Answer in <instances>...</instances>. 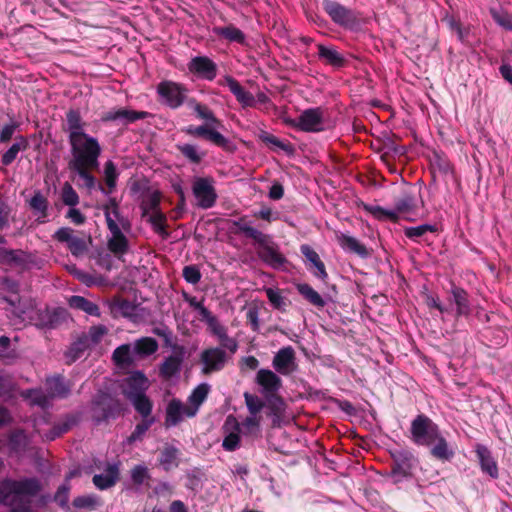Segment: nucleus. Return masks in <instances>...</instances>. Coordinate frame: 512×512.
I'll return each mask as SVG.
<instances>
[{
	"label": "nucleus",
	"instance_id": "f257e3e1",
	"mask_svg": "<svg viewBox=\"0 0 512 512\" xmlns=\"http://www.w3.org/2000/svg\"><path fill=\"white\" fill-rule=\"evenodd\" d=\"M410 438L417 446L430 447L431 455L441 461H450L455 451L443 436L440 427L425 414H418L411 422Z\"/></svg>",
	"mask_w": 512,
	"mask_h": 512
},
{
	"label": "nucleus",
	"instance_id": "f03ea898",
	"mask_svg": "<svg viewBox=\"0 0 512 512\" xmlns=\"http://www.w3.org/2000/svg\"><path fill=\"white\" fill-rule=\"evenodd\" d=\"M41 490L42 483L37 477L5 478L0 481V503L11 512H34L32 499Z\"/></svg>",
	"mask_w": 512,
	"mask_h": 512
},
{
	"label": "nucleus",
	"instance_id": "7ed1b4c3",
	"mask_svg": "<svg viewBox=\"0 0 512 512\" xmlns=\"http://www.w3.org/2000/svg\"><path fill=\"white\" fill-rule=\"evenodd\" d=\"M187 106L194 111L197 118L204 120L205 123L199 126H188L185 130L186 133L193 137L204 138L223 149H229L231 142L217 131L222 125L213 111L208 106L199 103L195 98L188 99Z\"/></svg>",
	"mask_w": 512,
	"mask_h": 512
},
{
	"label": "nucleus",
	"instance_id": "20e7f679",
	"mask_svg": "<svg viewBox=\"0 0 512 512\" xmlns=\"http://www.w3.org/2000/svg\"><path fill=\"white\" fill-rule=\"evenodd\" d=\"M237 233L242 234L246 238L252 239L259 245L261 251L259 257L261 260L273 269L279 270L287 263L286 257L280 253L278 247L270 244V237L257 228L253 227L250 222L246 221L245 217H241L233 222Z\"/></svg>",
	"mask_w": 512,
	"mask_h": 512
},
{
	"label": "nucleus",
	"instance_id": "39448f33",
	"mask_svg": "<svg viewBox=\"0 0 512 512\" xmlns=\"http://www.w3.org/2000/svg\"><path fill=\"white\" fill-rule=\"evenodd\" d=\"M69 144L72 154V160L69 163L70 167L90 166L98 168L102 148L97 138L85 134L81 137L70 139Z\"/></svg>",
	"mask_w": 512,
	"mask_h": 512
},
{
	"label": "nucleus",
	"instance_id": "423d86ee",
	"mask_svg": "<svg viewBox=\"0 0 512 512\" xmlns=\"http://www.w3.org/2000/svg\"><path fill=\"white\" fill-rule=\"evenodd\" d=\"M366 210L378 220L396 221L399 216H404L407 220H413V217L417 215V201L412 193L403 192L396 198L393 209L375 205L366 206Z\"/></svg>",
	"mask_w": 512,
	"mask_h": 512
},
{
	"label": "nucleus",
	"instance_id": "0eeeda50",
	"mask_svg": "<svg viewBox=\"0 0 512 512\" xmlns=\"http://www.w3.org/2000/svg\"><path fill=\"white\" fill-rule=\"evenodd\" d=\"M236 352H231L224 344L203 349L199 354L201 373L210 375L222 371Z\"/></svg>",
	"mask_w": 512,
	"mask_h": 512
},
{
	"label": "nucleus",
	"instance_id": "6e6552de",
	"mask_svg": "<svg viewBox=\"0 0 512 512\" xmlns=\"http://www.w3.org/2000/svg\"><path fill=\"white\" fill-rule=\"evenodd\" d=\"M156 93L161 104L170 109H178L188 101V88L172 80H163L156 86Z\"/></svg>",
	"mask_w": 512,
	"mask_h": 512
},
{
	"label": "nucleus",
	"instance_id": "1a4fd4ad",
	"mask_svg": "<svg viewBox=\"0 0 512 512\" xmlns=\"http://www.w3.org/2000/svg\"><path fill=\"white\" fill-rule=\"evenodd\" d=\"M93 419L99 424L109 418H116L122 411L121 403L109 393L99 391L92 401Z\"/></svg>",
	"mask_w": 512,
	"mask_h": 512
},
{
	"label": "nucleus",
	"instance_id": "9d476101",
	"mask_svg": "<svg viewBox=\"0 0 512 512\" xmlns=\"http://www.w3.org/2000/svg\"><path fill=\"white\" fill-rule=\"evenodd\" d=\"M393 465L391 469V478L394 483H400L412 477V470L415 467L417 459L413 453L406 449H398L391 452Z\"/></svg>",
	"mask_w": 512,
	"mask_h": 512
},
{
	"label": "nucleus",
	"instance_id": "9b49d317",
	"mask_svg": "<svg viewBox=\"0 0 512 512\" xmlns=\"http://www.w3.org/2000/svg\"><path fill=\"white\" fill-rule=\"evenodd\" d=\"M192 193L197 206L201 209L212 208L218 198L214 180L211 177H195L192 184Z\"/></svg>",
	"mask_w": 512,
	"mask_h": 512
},
{
	"label": "nucleus",
	"instance_id": "f8f14e48",
	"mask_svg": "<svg viewBox=\"0 0 512 512\" xmlns=\"http://www.w3.org/2000/svg\"><path fill=\"white\" fill-rule=\"evenodd\" d=\"M37 264L38 259L32 252L0 247V265L14 266L22 270H29L37 266Z\"/></svg>",
	"mask_w": 512,
	"mask_h": 512
},
{
	"label": "nucleus",
	"instance_id": "ddd939ff",
	"mask_svg": "<svg viewBox=\"0 0 512 512\" xmlns=\"http://www.w3.org/2000/svg\"><path fill=\"white\" fill-rule=\"evenodd\" d=\"M107 228L109 230L107 239L108 250L118 259H121L130 251L129 239L124 234L126 231L120 228L119 224L115 220H111L108 215Z\"/></svg>",
	"mask_w": 512,
	"mask_h": 512
},
{
	"label": "nucleus",
	"instance_id": "4468645a",
	"mask_svg": "<svg viewBox=\"0 0 512 512\" xmlns=\"http://www.w3.org/2000/svg\"><path fill=\"white\" fill-rule=\"evenodd\" d=\"M224 82L243 108L254 107L256 103L266 104L269 102V97L264 92H259L256 96H253L252 93L245 90L241 84L230 75L224 76Z\"/></svg>",
	"mask_w": 512,
	"mask_h": 512
},
{
	"label": "nucleus",
	"instance_id": "2eb2a0df",
	"mask_svg": "<svg viewBox=\"0 0 512 512\" xmlns=\"http://www.w3.org/2000/svg\"><path fill=\"white\" fill-rule=\"evenodd\" d=\"M322 6L335 24L345 28H353L357 24L354 12L344 5L334 0H323Z\"/></svg>",
	"mask_w": 512,
	"mask_h": 512
},
{
	"label": "nucleus",
	"instance_id": "dca6fc26",
	"mask_svg": "<svg viewBox=\"0 0 512 512\" xmlns=\"http://www.w3.org/2000/svg\"><path fill=\"white\" fill-rule=\"evenodd\" d=\"M200 320L207 325L208 331L217 339L221 344H224L231 352H237L239 348L238 341L228 335L227 328L219 321V319L208 311L203 315Z\"/></svg>",
	"mask_w": 512,
	"mask_h": 512
},
{
	"label": "nucleus",
	"instance_id": "f3484780",
	"mask_svg": "<svg viewBox=\"0 0 512 512\" xmlns=\"http://www.w3.org/2000/svg\"><path fill=\"white\" fill-rule=\"evenodd\" d=\"M289 123L304 132H319L323 130V112L320 108H309Z\"/></svg>",
	"mask_w": 512,
	"mask_h": 512
},
{
	"label": "nucleus",
	"instance_id": "a211bd4d",
	"mask_svg": "<svg viewBox=\"0 0 512 512\" xmlns=\"http://www.w3.org/2000/svg\"><path fill=\"white\" fill-rule=\"evenodd\" d=\"M191 74L198 79L213 81L217 76L218 66L208 56H194L187 64Z\"/></svg>",
	"mask_w": 512,
	"mask_h": 512
},
{
	"label": "nucleus",
	"instance_id": "6ab92c4d",
	"mask_svg": "<svg viewBox=\"0 0 512 512\" xmlns=\"http://www.w3.org/2000/svg\"><path fill=\"white\" fill-rule=\"evenodd\" d=\"M272 366L280 375L288 376L295 372L298 365L294 348L292 346L280 348L273 357Z\"/></svg>",
	"mask_w": 512,
	"mask_h": 512
},
{
	"label": "nucleus",
	"instance_id": "aec40b11",
	"mask_svg": "<svg viewBox=\"0 0 512 512\" xmlns=\"http://www.w3.org/2000/svg\"><path fill=\"white\" fill-rule=\"evenodd\" d=\"M54 240L66 244L68 250L75 257L84 255L87 251L85 239L74 234V230L70 227H61L53 234Z\"/></svg>",
	"mask_w": 512,
	"mask_h": 512
},
{
	"label": "nucleus",
	"instance_id": "412c9836",
	"mask_svg": "<svg viewBox=\"0 0 512 512\" xmlns=\"http://www.w3.org/2000/svg\"><path fill=\"white\" fill-rule=\"evenodd\" d=\"M255 382L259 386L260 393L264 398L278 394L282 388L280 376L276 372L266 368L257 371Z\"/></svg>",
	"mask_w": 512,
	"mask_h": 512
},
{
	"label": "nucleus",
	"instance_id": "4be33fe9",
	"mask_svg": "<svg viewBox=\"0 0 512 512\" xmlns=\"http://www.w3.org/2000/svg\"><path fill=\"white\" fill-rule=\"evenodd\" d=\"M165 422L166 428L177 426L181 423L185 417H194L196 415V409H190L185 406L179 399H172L166 406L165 411Z\"/></svg>",
	"mask_w": 512,
	"mask_h": 512
},
{
	"label": "nucleus",
	"instance_id": "5701e85b",
	"mask_svg": "<svg viewBox=\"0 0 512 512\" xmlns=\"http://www.w3.org/2000/svg\"><path fill=\"white\" fill-rule=\"evenodd\" d=\"M222 429L225 434V437L222 441V447L226 451H230V452L238 449L240 447V442H241V438H240L241 428H240V423L237 421V419L234 416L229 415L226 418Z\"/></svg>",
	"mask_w": 512,
	"mask_h": 512
},
{
	"label": "nucleus",
	"instance_id": "b1692460",
	"mask_svg": "<svg viewBox=\"0 0 512 512\" xmlns=\"http://www.w3.org/2000/svg\"><path fill=\"white\" fill-rule=\"evenodd\" d=\"M150 116L151 113L146 111H135L126 108H120L106 112L102 117V121L130 124L138 120L146 119Z\"/></svg>",
	"mask_w": 512,
	"mask_h": 512
},
{
	"label": "nucleus",
	"instance_id": "393cba45",
	"mask_svg": "<svg viewBox=\"0 0 512 512\" xmlns=\"http://www.w3.org/2000/svg\"><path fill=\"white\" fill-rule=\"evenodd\" d=\"M300 251L306 259L308 270L311 271L316 278L325 281L328 278V273L318 253L308 244L301 245Z\"/></svg>",
	"mask_w": 512,
	"mask_h": 512
},
{
	"label": "nucleus",
	"instance_id": "a878e982",
	"mask_svg": "<svg viewBox=\"0 0 512 512\" xmlns=\"http://www.w3.org/2000/svg\"><path fill=\"white\" fill-rule=\"evenodd\" d=\"M121 387L123 394L129 399L145 393L148 388V379L144 373L135 371L123 380Z\"/></svg>",
	"mask_w": 512,
	"mask_h": 512
},
{
	"label": "nucleus",
	"instance_id": "bb28decb",
	"mask_svg": "<svg viewBox=\"0 0 512 512\" xmlns=\"http://www.w3.org/2000/svg\"><path fill=\"white\" fill-rule=\"evenodd\" d=\"M45 389L47 390L50 398L65 399L71 393L72 385L60 374L48 376L45 379Z\"/></svg>",
	"mask_w": 512,
	"mask_h": 512
},
{
	"label": "nucleus",
	"instance_id": "cd10ccee",
	"mask_svg": "<svg viewBox=\"0 0 512 512\" xmlns=\"http://www.w3.org/2000/svg\"><path fill=\"white\" fill-rule=\"evenodd\" d=\"M475 453L477 455L481 471L484 474L489 475L492 479H497L499 476L498 465L488 447L483 444H477L475 446Z\"/></svg>",
	"mask_w": 512,
	"mask_h": 512
},
{
	"label": "nucleus",
	"instance_id": "c85d7f7f",
	"mask_svg": "<svg viewBox=\"0 0 512 512\" xmlns=\"http://www.w3.org/2000/svg\"><path fill=\"white\" fill-rule=\"evenodd\" d=\"M77 423V418L74 415H67L63 422L55 424L50 430L46 432H42L38 426V420H35L34 427L36 432L42 437L43 440L53 441L56 438L60 437L62 434L66 433Z\"/></svg>",
	"mask_w": 512,
	"mask_h": 512
},
{
	"label": "nucleus",
	"instance_id": "c756f323",
	"mask_svg": "<svg viewBox=\"0 0 512 512\" xmlns=\"http://www.w3.org/2000/svg\"><path fill=\"white\" fill-rule=\"evenodd\" d=\"M66 125L68 132V140L85 135V123L81 117L79 110L70 109L66 113Z\"/></svg>",
	"mask_w": 512,
	"mask_h": 512
},
{
	"label": "nucleus",
	"instance_id": "7c9ffc66",
	"mask_svg": "<svg viewBox=\"0 0 512 512\" xmlns=\"http://www.w3.org/2000/svg\"><path fill=\"white\" fill-rule=\"evenodd\" d=\"M160 201L161 193L158 190H150L149 188H146V192L143 194L140 202L142 217L146 218L151 213L161 211Z\"/></svg>",
	"mask_w": 512,
	"mask_h": 512
},
{
	"label": "nucleus",
	"instance_id": "2f4dec72",
	"mask_svg": "<svg viewBox=\"0 0 512 512\" xmlns=\"http://www.w3.org/2000/svg\"><path fill=\"white\" fill-rule=\"evenodd\" d=\"M451 296L453 303L456 305V316H469L471 313V305L468 293L461 287L452 286Z\"/></svg>",
	"mask_w": 512,
	"mask_h": 512
},
{
	"label": "nucleus",
	"instance_id": "473e14b6",
	"mask_svg": "<svg viewBox=\"0 0 512 512\" xmlns=\"http://www.w3.org/2000/svg\"><path fill=\"white\" fill-rule=\"evenodd\" d=\"M119 177V172L117 171V167L112 160H108L104 164V180L107 188L98 185V190L105 196L109 197L110 194L113 193L117 186V180Z\"/></svg>",
	"mask_w": 512,
	"mask_h": 512
},
{
	"label": "nucleus",
	"instance_id": "72a5a7b5",
	"mask_svg": "<svg viewBox=\"0 0 512 512\" xmlns=\"http://www.w3.org/2000/svg\"><path fill=\"white\" fill-rule=\"evenodd\" d=\"M317 48L319 59L322 60L326 65H330L334 68H340L344 66V56L339 53L333 46L318 44Z\"/></svg>",
	"mask_w": 512,
	"mask_h": 512
},
{
	"label": "nucleus",
	"instance_id": "f704fd0d",
	"mask_svg": "<svg viewBox=\"0 0 512 512\" xmlns=\"http://www.w3.org/2000/svg\"><path fill=\"white\" fill-rule=\"evenodd\" d=\"M103 212L105 220L107 221V214L111 220H115L120 228H123L126 232L131 229V224L124 216L121 215L119 210V204L114 197H109L107 203L103 206Z\"/></svg>",
	"mask_w": 512,
	"mask_h": 512
},
{
	"label": "nucleus",
	"instance_id": "c9c22d12",
	"mask_svg": "<svg viewBox=\"0 0 512 512\" xmlns=\"http://www.w3.org/2000/svg\"><path fill=\"white\" fill-rule=\"evenodd\" d=\"M119 475V469L116 464H109L105 473L95 474L93 484L100 490L108 489L115 485Z\"/></svg>",
	"mask_w": 512,
	"mask_h": 512
},
{
	"label": "nucleus",
	"instance_id": "e433bc0d",
	"mask_svg": "<svg viewBox=\"0 0 512 512\" xmlns=\"http://www.w3.org/2000/svg\"><path fill=\"white\" fill-rule=\"evenodd\" d=\"M298 293L310 304L317 308H323L327 305L328 299L321 296L312 286L307 283L296 284Z\"/></svg>",
	"mask_w": 512,
	"mask_h": 512
},
{
	"label": "nucleus",
	"instance_id": "4c0bfd02",
	"mask_svg": "<svg viewBox=\"0 0 512 512\" xmlns=\"http://www.w3.org/2000/svg\"><path fill=\"white\" fill-rule=\"evenodd\" d=\"M23 397L27 399L32 406H38L42 409H46L51 406L52 399L46 389L45 391L41 388L26 390L23 392Z\"/></svg>",
	"mask_w": 512,
	"mask_h": 512
},
{
	"label": "nucleus",
	"instance_id": "58836bf2",
	"mask_svg": "<svg viewBox=\"0 0 512 512\" xmlns=\"http://www.w3.org/2000/svg\"><path fill=\"white\" fill-rule=\"evenodd\" d=\"M339 244L340 246L347 252H351L354 254H357L358 256L362 258H367L369 255V252L364 244H362L360 241H358L355 237L341 234L339 236Z\"/></svg>",
	"mask_w": 512,
	"mask_h": 512
},
{
	"label": "nucleus",
	"instance_id": "ea45409f",
	"mask_svg": "<svg viewBox=\"0 0 512 512\" xmlns=\"http://www.w3.org/2000/svg\"><path fill=\"white\" fill-rule=\"evenodd\" d=\"M183 361V355H171L163 361L160 366V375L165 379H170L179 374Z\"/></svg>",
	"mask_w": 512,
	"mask_h": 512
},
{
	"label": "nucleus",
	"instance_id": "a19ab883",
	"mask_svg": "<svg viewBox=\"0 0 512 512\" xmlns=\"http://www.w3.org/2000/svg\"><path fill=\"white\" fill-rule=\"evenodd\" d=\"M112 358L117 366L125 367L134 362L136 355L132 345L123 344L114 350Z\"/></svg>",
	"mask_w": 512,
	"mask_h": 512
},
{
	"label": "nucleus",
	"instance_id": "79ce46f5",
	"mask_svg": "<svg viewBox=\"0 0 512 512\" xmlns=\"http://www.w3.org/2000/svg\"><path fill=\"white\" fill-rule=\"evenodd\" d=\"M213 33L217 36L223 37L230 42L243 44L245 42V34L234 25H228L224 27H214Z\"/></svg>",
	"mask_w": 512,
	"mask_h": 512
},
{
	"label": "nucleus",
	"instance_id": "37998d69",
	"mask_svg": "<svg viewBox=\"0 0 512 512\" xmlns=\"http://www.w3.org/2000/svg\"><path fill=\"white\" fill-rule=\"evenodd\" d=\"M265 400L267 401L268 407L270 409L269 415L272 417L273 425H279L281 417L286 410V404L284 400L278 396V394L267 397Z\"/></svg>",
	"mask_w": 512,
	"mask_h": 512
},
{
	"label": "nucleus",
	"instance_id": "c03bdc74",
	"mask_svg": "<svg viewBox=\"0 0 512 512\" xmlns=\"http://www.w3.org/2000/svg\"><path fill=\"white\" fill-rule=\"evenodd\" d=\"M179 450L172 445H167L161 451L159 464L165 471L171 470L178 466Z\"/></svg>",
	"mask_w": 512,
	"mask_h": 512
},
{
	"label": "nucleus",
	"instance_id": "a18cd8bd",
	"mask_svg": "<svg viewBox=\"0 0 512 512\" xmlns=\"http://www.w3.org/2000/svg\"><path fill=\"white\" fill-rule=\"evenodd\" d=\"M136 356H149L158 349V343L154 338L145 337L137 340L133 345Z\"/></svg>",
	"mask_w": 512,
	"mask_h": 512
},
{
	"label": "nucleus",
	"instance_id": "49530a36",
	"mask_svg": "<svg viewBox=\"0 0 512 512\" xmlns=\"http://www.w3.org/2000/svg\"><path fill=\"white\" fill-rule=\"evenodd\" d=\"M210 392V385L208 383H201L197 385L190 394L188 401L191 405L190 409L199 410L200 405L206 400Z\"/></svg>",
	"mask_w": 512,
	"mask_h": 512
},
{
	"label": "nucleus",
	"instance_id": "de8ad7c7",
	"mask_svg": "<svg viewBox=\"0 0 512 512\" xmlns=\"http://www.w3.org/2000/svg\"><path fill=\"white\" fill-rule=\"evenodd\" d=\"M78 177L83 181L82 186L85 187L89 192L92 190H98L97 179L89 172V169H93L90 166H76L70 167Z\"/></svg>",
	"mask_w": 512,
	"mask_h": 512
},
{
	"label": "nucleus",
	"instance_id": "09e8293b",
	"mask_svg": "<svg viewBox=\"0 0 512 512\" xmlns=\"http://www.w3.org/2000/svg\"><path fill=\"white\" fill-rule=\"evenodd\" d=\"M28 146V142L25 137L19 136L17 142L11 145V147L2 155L1 163L4 166H9L18 156L21 150H25Z\"/></svg>",
	"mask_w": 512,
	"mask_h": 512
},
{
	"label": "nucleus",
	"instance_id": "8fccbe9b",
	"mask_svg": "<svg viewBox=\"0 0 512 512\" xmlns=\"http://www.w3.org/2000/svg\"><path fill=\"white\" fill-rule=\"evenodd\" d=\"M129 400L143 419L150 418L152 412V402L145 395V393L129 398Z\"/></svg>",
	"mask_w": 512,
	"mask_h": 512
},
{
	"label": "nucleus",
	"instance_id": "3c124183",
	"mask_svg": "<svg viewBox=\"0 0 512 512\" xmlns=\"http://www.w3.org/2000/svg\"><path fill=\"white\" fill-rule=\"evenodd\" d=\"M70 305L74 308L80 309L91 316H100V309L97 304L89 301L82 296H72Z\"/></svg>",
	"mask_w": 512,
	"mask_h": 512
},
{
	"label": "nucleus",
	"instance_id": "603ef678",
	"mask_svg": "<svg viewBox=\"0 0 512 512\" xmlns=\"http://www.w3.org/2000/svg\"><path fill=\"white\" fill-rule=\"evenodd\" d=\"M73 476L74 472H69V474L65 478L64 483L59 486L54 495V501L62 508H68L70 480L73 478Z\"/></svg>",
	"mask_w": 512,
	"mask_h": 512
},
{
	"label": "nucleus",
	"instance_id": "864d4df0",
	"mask_svg": "<svg viewBox=\"0 0 512 512\" xmlns=\"http://www.w3.org/2000/svg\"><path fill=\"white\" fill-rule=\"evenodd\" d=\"M130 478L136 486V491H140L141 487L150 479V473L145 465L139 464L131 469Z\"/></svg>",
	"mask_w": 512,
	"mask_h": 512
},
{
	"label": "nucleus",
	"instance_id": "5fc2aeb1",
	"mask_svg": "<svg viewBox=\"0 0 512 512\" xmlns=\"http://www.w3.org/2000/svg\"><path fill=\"white\" fill-rule=\"evenodd\" d=\"M68 270L75 278H77L79 281H81L88 287H91L93 285H100L103 282L101 276L87 273L81 269H78L75 265L69 267Z\"/></svg>",
	"mask_w": 512,
	"mask_h": 512
},
{
	"label": "nucleus",
	"instance_id": "6e6d98bb",
	"mask_svg": "<svg viewBox=\"0 0 512 512\" xmlns=\"http://www.w3.org/2000/svg\"><path fill=\"white\" fill-rule=\"evenodd\" d=\"M147 221L151 224L153 230L160 236L166 237L168 235L166 230V216L162 211L151 213L147 216Z\"/></svg>",
	"mask_w": 512,
	"mask_h": 512
},
{
	"label": "nucleus",
	"instance_id": "4d7b16f0",
	"mask_svg": "<svg viewBox=\"0 0 512 512\" xmlns=\"http://www.w3.org/2000/svg\"><path fill=\"white\" fill-rule=\"evenodd\" d=\"M181 154L187 158L191 163L199 164L205 156L204 152H200L198 147L194 144H180L177 146Z\"/></svg>",
	"mask_w": 512,
	"mask_h": 512
},
{
	"label": "nucleus",
	"instance_id": "13d9d810",
	"mask_svg": "<svg viewBox=\"0 0 512 512\" xmlns=\"http://www.w3.org/2000/svg\"><path fill=\"white\" fill-rule=\"evenodd\" d=\"M155 419L154 417H150L148 419H143L141 423H138L135 426V429L130 434L129 437H127V443L132 444L136 441L142 440L143 436L146 434V432L149 430V428L154 424Z\"/></svg>",
	"mask_w": 512,
	"mask_h": 512
},
{
	"label": "nucleus",
	"instance_id": "bf43d9fd",
	"mask_svg": "<svg viewBox=\"0 0 512 512\" xmlns=\"http://www.w3.org/2000/svg\"><path fill=\"white\" fill-rule=\"evenodd\" d=\"M437 228L435 225L432 224H422L418 226H412V227H406L404 229V234L407 238L417 241L418 238L422 237L426 233H434L436 232Z\"/></svg>",
	"mask_w": 512,
	"mask_h": 512
},
{
	"label": "nucleus",
	"instance_id": "052dcab7",
	"mask_svg": "<svg viewBox=\"0 0 512 512\" xmlns=\"http://www.w3.org/2000/svg\"><path fill=\"white\" fill-rule=\"evenodd\" d=\"M265 294L269 303L274 309L284 311L286 308V300L278 288L268 287L265 288Z\"/></svg>",
	"mask_w": 512,
	"mask_h": 512
},
{
	"label": "nucleus",
	"instance_id": "680f3d73",
	"mask_svg": "<svg viewBox=\"0 0 512 512\" xmlns=\"http://www.w3.org/2000/svg\"><path fill=\"white\" fill-rule=\"evenodd\" d=\"M61 200L69 207H76L79 204V196L68 182H65L61 189Z\"/></svg>",
	"mask_w": 512,
	"mask_h": 512
},
{
	"label": "nucleus",
	"instance_id": "e2e57ef3",
	"mask_svg": "<svg viewBox=\"0 0 512 512\" xmlns=\"http://www.w3.org/2000/svg\"><path fill=\"white\" fill-rule=\"evenodd\" d=\"M88 347H90L89 343H87L84 336L80 337L71 345L66 353V357L68 358L69 362H74L77 360Z\"/></svg>",
	"mask_w": 512,
	"mask_h": 512
},
{
	"label": "nucleus",
	"instance_id": "0e129e2a",
	"mask_svg": "<svg viewBox=\"0 0 512 512\" xmlns=\"http://www.w3.org/2000/svg\"><path fill=\"white\" fill-rule=\"evenodd\" d=\"M30 207L40 213L42 216H46L48 209L47 199L42 195L41 192H36L29 201Z\"/></svg>",
	"mask_w": 512,
	"mask_h": 512
},
{
	"label": "nucleus",
	"instance_id": "69168bd1",
	"mask_svg": "<svg viewBox=\"0 0 512 512\" xmlns=\"http://www.w3.org/2000/svg\"><path fill=\"white\" fill-rule=\"evenodd\" d=\"M244 399H245L246 407L250 414L258 415V413L264 407V402L257 395H253V394H250L249 392H245Z\"/></svg>",
	"mask_w": 512,
	"mask_h": 512
},
{
	"label": "nucleus",
	"instance_id": "338daca9",
	"mask_svg": "<svg viewBox=\"0 0 512 512\" xmlns=\"http://www.w3.org/2000/svg\"><path fill=\"white\" fill-rule=\"evenodd\" d=\"M107 329L105 326H93L90 328L87 334L83 335L89 346L96 345L100 342L102 337L106 334Z\"/></svg>",
	"mask_w": 512,
	"mask_h": 512
},
{
	"label": "nucleus",
	"instance_id": "774afa93",
	"mask_svg": "<svg viewBox=\"0 0 512 512\" xmlns=\"http://www.w3.org/2000/svg\"><path fill=\"white\" fill-rule=\"evenodd\" d=\"M183 278L190 284H197L201 279V272L195 265H188L183 268Z\"/></svg>",
	"mask_w": 512,
	"mask_h": 512
}]
</instances>
